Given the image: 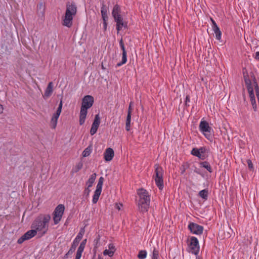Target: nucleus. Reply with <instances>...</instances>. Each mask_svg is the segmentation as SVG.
Wrapping results in <instances>:
<instances>
[{
    "instance_id": "b1692460",
    "label": "nucleus",
    "mask_w": 259,
    "mask_h": 259,
    "mask_svg": "<svg viewBox=\"0 0 259 259\" xmlns=\"http://www.w3.org/2000/svg\"><path fill=\"white\" fill-rule=\"evenodd\" d=\"M102 190L96 189L92 199V202L93 203H96L99 199V196L101 195Z\"/></svg>"
},
{
    "instance_id": "de8ad7c7",
    "label": "nucleus",
    "mask_w": 259,
    "mask_h": 259,
    "mask_svg": "<svg viewBox=\"0 0 259 259\" xmlns=\"http://www.w3.org/2000/svg\"><path fill=\"white\" fill-rule=\"evenodd\" d=\"M248 166H249V168H252V165L251 162L250 161H249L248 162Z\"/></svg>"
},
{
    "instance_id": "f8f14e48",
    "label": "nucleus",
    "mask_w": 259,
    "mask_h": 259,
    "mask_svg": "<svg viewBox=\"0 0 259 259\" xmlns=\"http://www.w3.org/2000/svg\"><path fill=\"white\" fill-rule=\"evenodd\" d=\"M100 124V118L99 114L95 115L94 121L92 123V127L90 130V134L91 135H95L99 126Z\"/></svg>"
},
{
    "instance_id": "2f4dec72",
    "label": "nucleus",
    "mask_w": 259,
    "mask_h": 259,
    "mask_svg": "<svg viewBox=\"0 0 259 259\" xmlns=\"http://www.w3.org/2000/svg\"><path fill=\"white\" fill-rule=\"evenodd\" d=\"M147 251L146 250H140L139 252L138 257L140 259H145L147 257Z\"/></svg>"
},
{
    "instance_id": "c9c22d12",
    "label": "nucleus",
    "mask_w": 259,
    "mask_h": 259,
    "mask_svg": "<svg viewBox=\"0 0 259 259\" xmlns=\"http://www.w3.org/2000/svg\"><path fill=\"white\" fill-rule=\"evenodd\" d=\"M91 153V149L90 147L85 148L82 152V156L83 157H87L90 155Z\"/></svg>"
},
{
    "instance_id": "72a5a7b5",
    "label": "nucleus",
    "mask_w": 259,
    "mask_h": 259,
    "mask_svg": "<svg viewBox=\"0 0 259 259\" xmlns=\"http://www.w3.org/2000/svg\"><path fill=\"white\" fill-rule=\"evenodd\" d=\"M86 242H87V239H85L81 242V243H80L79 246L78 247L77 251L82 252L84 249Z\"/></svg>"
},
{
    "instance_id": "f3484780",
    "label": "nucleus",
    "mask_w": 259,
    "mask_h": 259,
    "mask_svg": "<svg viewBox=\"0 0 259 259\" xmlns=\"http://www.w3.org/2000/svg\"><path fill=\"white\" fill-rule=\"evenodd\" d=\"M104 159L106 161H110L113 158L114 152L113 150L111 148H107L104 154Z\"/></svg>"
},
{
    "instance_id": "c03bdc74",
    "label": "nucleus",
    "mask_w": 259,
    "mask_h": 259,
    "mask_svg": "<svg viewBox=\"0 0 259 259\" xmlns=\"http://www.w3.org/2000/svg\"><path fill=\"white\" fill-rule=\"evenodd\" d=\"M254 58L256 60H259V52H256L255 54Z\"/></svg>"
},
{
    "instance_id": "37998d69",
    "label": "nucleus",
    "mask_w": 259,
    "mask_h": 259,
    "mask_svg": "<svg viewBox=\"0 0 259 259\" xmlns=\"http://www.w3.org/2000/svg\"><path fill=\"white\" fill-rule=\"evenodd\" d=\"M132 102H131L129 105V107H128V112H127V113H130V115H131L132 112Z\"/></svg>"
},
{
    "instance_id": "a211bd4d",
    "label": "nucleus",
    "mask_w": 259,
    "mask_h": 259,
    "mask_svg": "<svg viewBox=\"0 0 259 259\" xmlns=\"http://www.w3.org/2000/svg\"><path fill=\"white\" fill-rule=\"evenodd\" d=\"M211 21H212V27L213 31L214 33H215V38L218 40H220L221 38V36H222L221 31H220V28L217 25L215 21L212 19H211Z\"/></svg>"
},
{
    "instance_id": "6e6552de",
    "label": "nucleus",
    "mask_w": 259,
    "mask_h": 259,
    "mask_svg": "<svg viewBox=\"0 0 259 259\" xmlns=\"http://www.w3.org/2000/svg\"><path fill=\"white\" fill-rule=\"evenodd\" d=\"M65 207L63 204H59L53 213V219L55 225L58 224L62 219L64 212Z\"/></svg>"
},
{
    "instance_id": "ea45409f",
    "label": "nucleus",
    "mask_w": 259,
    "mask_h": 259,
    "mask_svg": "<svg viewBox=\"0 0 259 259\" xmlns=\"http://www.w3.org/2000/svg\"><path fill=\"white\" fill-rule=\"evenodd\" d=\"M82 253V252H81L77 251L75 259H80Z\"/></svg>"
},
{
    "instance_id": "c756f323",
    "label": "nucleus",
    "mask_w": 259,
    "mask_h": 259,
    "mask_svg": "<svg viewBox=\"0 0 259 259\" xmlns=\"http://www.w3.org/2000/svg\"><path fill=\"white\" fill-rule=\"evenodd\" d=\"M200 165L202 167L206 168L209 172H212V169L211 166L207 161H204L200 163Z\"/></svg>"
},
{
    "instance_id": "7ed1b4c3",
    "label": "nucleus",
    "mask_w": 259,
    "mask_h": 259,
    "mask_svg": "<svg viewBox=\"0 0 259 259\" xmlns=\"http://www.w3.org/2000/svg\"><path fill=\"white\" fill-rule=\"evenodd\" d=\"M77 13V7L74 4H67L65 15L62 18L63 25L70 28L73 24V17Z\"/></svg>"
},
{
    "instance_id": "6ab92c4d",
    "label": "nucleus",
    "mask_w": 259,
    "mask_h": 259,
    "mask_svg": "<svg viewBox=\"0 0 259 259\" xmlns=\"http://www.w3.org/2000/svg\"><path fill=\"white\" fill-rule=\"evenodd\" d=\"M101 13L102 20H108V10L104 5H103L101 7Z\"/></svg>"
},
{
    "instance_id": "7c9ffc66",
    "label": "nucleus",
    "mask_w": 259,
    "mask_h": 259,
    "mask_svg": "<svg viewBox=\"0 0 259 259\" xmlns=\"http://www.w3.org/2000/svg\"><path fill=\"white\" fill-rule=\"evenodd\" d=\"M158 258H159L158 249L155 247H154L153 251H152V259H158Z\"/></svg>"
},
{
    "instance_id": "aec40b11",
    "label": "nucleus",
    "mask_w": 259,
    "mask_h": 259,
    "mask_svg": "<svg viewBox=\"0 0 259 259\" xmlns=\"http://www.w3.org/2000/svg\"><path fill=\"white\" fill-rule=\"evenodd\" d=\"M53 83L52 82H50L48 84V87L45 92L44 97L48 98L50 96H51L53 93Z\"/></svg>"
},
{
    "instance_id": "412c9836",
    "label": "nucleus",
    "mask_w": 259,
    "mask_h": 259,
    "mask_svg": "<svg viewBox=\"0 0 259 259\" xmlns=\"http://www.w3.org/2000/svg\"><path fill=\"white\" fill-rule=\"evenodd\" d=\"M121 13L120 7L118 5H115L113 8L112 11V15L113 17L114 18L117 16H120Z\"/></svg>"
},
{
    "instance_id": "1a4fd4ad",
    "label": "nucleus",
    "mask_w": 259,
    "mask_h": 259,
    "mask_svg": "<svg viewBox=\"0 0 259 259\" xmlns=\"http://www.w3.org/2000/svg\"><path fill=\"white\" fill-rule=\"evenodd\" d=\"M207 149L205 147H201L199 148H194L191 150V154L200 159L204 160L205 158V153Z\"/></svg>"
},
{
    "instance_id": "bb28decb",
    "label": "nucleus",
    "mask_w": 259,
    "mask_h": 259,
    "mask_svg": "<svg viewBox=\"0 0 259 259\" xmlns=\"http://www.w3.org/2000/svg\"><path fill=\"white\" fill-rule=\"evenodd\" d=\"M198 195L201 198L206 200L208 198V191L207 189H203L199 192Z\"/></svg>"
},
{
    "instance_id": "603ef678",
    "label": "nucleus",
    "mask_w": 259,
    "mask_h": 259,
    "mask_svg": "<svg viewBox=\"0 0 259 259\" xmlns=\"http://www.w3.org/2000/svg\"><path fill=\"white\" fill-rule=\"evenodd\" d=\"M72 248H73V249H74L75 247H74V246L73 245H72Z\"/></svg>"
},
{
    "instance_id": "5fc2aeb1",
    "label": "nucleus",
    "mask_w": 259,
    "mask_h": 259,
    "mask_svg": "<svg viewBox=\"0 0 259 259\" xmlns=\"http://www.w3.org/2000/svg\"><path fill=\"white\" fill-rule=\"evenodd\" d=\"M196 172H197V174H199V172H198V171H195Z\"/></svg>"
},
{
    "instance_id": "0eeeda50",
    "label": "nucleus",
    "mask_w": 259,
    "mask_h": 259,
    "mask_svg": "<svg viewBox=\"0 0 259 259\" xmlns=\"http://www.w3.org/2000/svg\"><path fill=\"white\" fill-rule=\"evenodd\" d=\"M187 250L189 253L197 255L199 252L200 246L198 239L192 236L190 239Z\"/></svg>"
},
{
    "instance_id": "39448f33",
    "label": "nucleus",
    "mask_w": 259,
    "mask_h": 259,
    "mask_svg": "<svg viewBox=\"0 0 259 259\" xmlns=\"http://www.w3.org/2000/svg\"><path fill=\"white\" fill-rule=\"evenodd\" d=\"M199 128L200 132L208 140H212L213 129L209 125L208 122L202 119L199 125Z\"/></svg>"
},
{
    "instance_id": "4c0bfd02",
    "label": "nucleus",
    "mask_w": 259,
    "mask_h": 259,
    "mask_svg": "<svg viewBox=\"0 0 259 259\" xmlns=\"http://www.w3.org/2000/svg\"><path fill=\"white\" fill-rule=\"evenodd\" d=\"M119 46L122 51V52H126L122 38L119 41Z\"/></svg>"
},
{
    "instance_id": "dca6fc26",
    "label": "nucleus",
    "mask_w": 259,
    "mask_h": 259,
    "mask_svg": "<svg viewBox=\"0 0 259 259\" xmlns=\"http://www.w3.org/2000/svg\"><path fill=\"white\" fill-rule=\"evenodd\" d=\"M247 91L249 93L250 102L252 104L253 110L254 111H257V105L256 104L255 98V96L254 94L253 88V87H248V88H247Z\"/></svg>"
},
{
    "instance_id": "9b49d317",
    "label": "nucleus",
    "mask_w": 259,
    "mask_h": 259,
    "mask_svg": "<svg viewBox=\"0 0 259 259\" xmlns=\"http://www.w3.org/2000/svg\"><path fill=\"white\" fill-rule=\"evenodd\" d=\"M188 228L193 234L196 235H201L203 231V227L202 226L194 223H190Z\"/></svg>"
},
{
    "instance_id": "09e8293b",
    "label": "nucleus",
    "mask_w": 259,
    "mask_h": 259,
    "mask_svg": "<svg viewBox=\"0 0 259 259\" xmlns=\"http://www.w3.org/2000/svg\"><path fill=\"white\" fill-rule=\"evenodd\" d=\"M3 111V107L2 105L0 104V113H2Z\"/></svg>"
},
{
    "instance_id": "5701e85b",
    "label": "nucleus",
    "mask_w": 259,
    "mask_h": 259,
    "mask_svg": "<svg viewBox=\"0 0 259 259\" xmlns=\"http://www.w3.org/2000/svg\"><path fill=\"white\" fill-rule=\"evenodd\" d=\"M127 27V22L122 21L116 23V28L117 30V33L120 31L123 27L126 28Z\"/></svg>"
},
{
    "instance_id": "3c124183",
    "label": "nucleus",
    "mask_w": 259,
    "mask_h": 259,
    "mask_svg": "<svg viewBox=\"0 0 259 259\" xmlns=\"http://www.w3.org/2000/svg\"><path fill=\"white\" fill-rule=\"evenodd\" d=\"M72 245H73L74 246V247H76V246L77 244H76V243H73V244H72Z\"/></svg>"
},
{
    "instance_id": "ddd939ff",
    "label": "nucleus",
    "mask_w": 259,
    "mask_h": 259,
    "mask_svg": "<svg viewBox=\"0 0 259 259\" xmlns=\"http://www.w3.org/2000/svg\"><path fill=\"white\" fill-rule=\"evenodd\" d=\"M45 10L46 7L43 3H39L37 5L36 14L41 21H43L44 20Z\"/></svg>"
},
{
    "instance_id": "393cba45",
    "label": "nucleus",
    "mask_w": 259,
    "mask_h": 259,
    "mask_svg": "<svg viewBox=\"0 0 259 259\" xmlns=\"http://www.w3.org/2000/svg\"><path fill=\"white\" fill-rule=\"evenodd\" d=\"M59 117V116H57L55 114H53V115L52 117V119H51V126L52 127V128H56V127L57 126V121H58Z\"/></svg>"
},
{
    "instance_id": "58836bf2",
    "label": "nucleus",
    "mask_w": 259,
    "mask_h": 259,
    "mask_svg": "<svg viewBox=\"0 0 259 259\" xmlns=\"http://www.w3.org/2000/svg\"><path fill=\"white\" fill-rule=\"evenodd\" d=\"M114 19L116 23L123 21V19L121 15L116 17L114 18Z\"/></svg>"
},
{
    "instance_id": "a878e982",
    "label": "nucleus",
    "mask_w": 259,
    "mask_h": 259,
    "mask_svg": "<svg viewBox=\"0 0 259 259\" xmlns=\"http://www.w3.org/2000/svg\"><path fill=\"white\" fill-rule=\"evenodd\" d=\"M243 76L244 78V81L245 84L246 85L247 88H248V87H253L251 83V80L248 78L247 73L245 72V71H243Z\"/></svg>"
},
{
    "instance_id": "a19ab883",
    "label": "nucleus",
    "mask_w": 259,
    "mask_h": 259,
    "mask_svg": "<svg viewBox=\"0 0 259 259\" xmlns=\"http://www.w3.org/2000/svg\"><path fill=\"white\" fill-rule=\"evenodd\" d=\"M107 21L108 20H103V29L104 31H106L107 27Z\"/></svg>"
},
{
    "instance_id": "20e7f679",
    "label": "nucleus",
    "mask_w": 259,
    "mask_h": 259,
    "mask_svg": "<svg viewBox=\"0 0 259 259\" xmlns=\"http://www.w3.org/2000/svg\"><path fill=\"white\" fill-rule=\"evenodd\" d=\"M138 195L140 197L138 201L139 209L142 212H147L150 206V195L146 190L143 189L139 190Z\"/></svg>"
},
{
    "instance_id": "f03ea898",
    "label": "nucleus",
    "mask_w": 259,
    "mask_h": 259,
    "mask_svg": "<svg viewBox=\"0 0 259 259\" xmlns=\"http://www.w3.org/2000/svg\"><path fill=\"white\" fill-rule=\"evenodd\" d=\"M94 98L90 95L85 96L82 99V104L79 115V124L82 125L85 120L88 110L93 105Z\"/></svg>"
},
{
    "instance_id": "a18cd8bd",
    "label": "nucleus",
    "mask_w": 259,
    "mask_h": 259,
    "mask_svg": "<svg viewBox=\"0 0 259 259\" xmlns=\"http://www.w3.org/2000/svg\"><path fill=\"white\" fill-rule=\"evenodd\" d=\"M82 166V164L81 163H79L77 165L76 167L77 168V170H79L81 168Z\"/></svg>"
},
{
    "instance_id": "2eb2a0df",
    "label": "nucleus",
    "mask_w": 259,
    "mask_h": 259,
    "mask_svg": "<svg viewBox=\"0 0 259 259\" xmlns=\"http://www.w3.org/2000/svg\"><path fill=\"white\" fill-rule=\"evenodd\" d=\"M247 91L249 93L250 102L252 104L253 110L254 111H257V105L256 104L255 98V96L254 94L253 88V87H248V88H247Z\"/></svg>"
},
{
    "instance_id": "4468645a",
    "label": "nucleus",
    "mask_w": 259,
    "mask_h": 259,
    "mask_svg": "<svg viewBox=\"0 0 259 259\" xmlns=\"http://www.w3.org/2000/svg\"><path fill=\"white\" fill-rule=\"evenodd\" d=\"M107 248H106L103 252L104 256L108 255L109 257H112L116 251V247L114 244L111 243L108 244Z\"/></svg>"
},
{
    "instance_id": "423d86ee",
    "label": "nucleus",
    "mask_w": 259,
    "mask_h": 259,
    "mask_svg": "<svg viewBox=\"0 0 259 259\" xmlns=\"http://www.w3.org/2000/svg\"><path fill=\"white\" fill-rule=\"evenodd\" d=\"M154 167L155 172L153 177L157 187L162 190L163 188V170L158 164H155Z\"/></svg>"
},
{
    "instance_id": "8fccbe9b",
    "label": "nucleus",
    "mask_w": 259,
    "mask_h": 259,
    "mask_svg": "<svg viewBox=\"0 0 259 259\" xmlns=\"http://www.w3.org/2000/svg\"><path fill=\"white\" fill-rule=\"evenodd\" d=\"M85 191H87L88 194H89L90 192V190L89 189V188L88 189V188L86 189Z\"/></svg>"
},
{
    "instance_id": "e433bc0d",
    "label": "nucleus",
    "mask_w": 259,
    "mask_h": 259,
    "mask_svg": "<svg viewBox=\"0 0 259 259\" xmlns=\"http://www.w3.org/2000/svg\"><path fill=\"white\" fill-rule=\"evenodd\" d=\"M62 101H61L60 102V104L59 105V106L58 107V109L55 114H56L57 116H60L61 111H62Z\"/></svg>"
},
{
    "instance_id": "cd10ccee",
    "label": "nucleus",
    "mask_w": 259,
    "mask_h": 259,
    "mask_svg": "<svg viewBox=\"0 0 259 259\" xmlns=\"http://www.w3.org/2000/svg\"><path fill=\"white\" fill-rule=\"evenodd\" d=\"M127 61L126 52L122 53V61L117 64L116 66L119 67L124 64Z\"/></svg>"
},
{
    "instance_id": "864d4df0",
    "label": "nucleus",
    "mask_w": 259,
    "mask_h": 259,
    "mask_svg": "<svg viewBox=\"0 0 259 259\" xmlns=\"http://www.w3.org/2000/svg\"><path fill=\"white\" fill-rule=\"evenodd\" d=\"M196 259H200L199 257L196 256Z\"/></svg>"
},
{
    "instance_id": "f704fd0d",
    "label": "nucleus",
    "mask_w": 259,
    "mask_h": 259,
    "mask_svg": "<svg viewBox=\"0 0 259 259\" xmlns=\"http://www.w3.org/2000/svg\"><path fill=\"white\" fill-rule=\"evenodd\" d=\"M103 182H104V178L102 177H100L99 179L98 183L96 186V189L102 190Z\"/></svg>"
},
{
    "instance_id": "473e14b6",
    "label": "nucleus",
    "mask_w": 259,
    "mask_h": 259,
    "mask_svg": "<svg viewBox=\"0 0 259 259\" xmlns=\"http://www.w3.org/2000/svg\"><path fill=\"white\" fill-rule=\"evenodd\" d=\"M84 232H85L84 228H81L80 229L79 233H78V234L77 235V236L75 238H76L77 239H78V240H80L82 239V238L84 234Z\"/></svg>"
},
{
    "instance_id": "9d476101",
    "label": "nucleus",
    "mask_w": 259,
    "mask_h": 259,
    "mask_svg": "<svg viewBox=\"0 0 259 259\" xmlns=\"http://www.w3.org/2000/svg\"><path fill=\"white\" fill-rule=\"evenodd\" d=\"M36 234L37 233L36 232V231L33 229L29 230L18 239L17 243L20 244H22L25 241L29 240L34 237Z\"/></svg>"
},
{
    "instance_id": "f257e3e1",
    "label": "nucleus",
    "mask_w": 259,
    "mask_h": 259,
    "mask_svg": "<svg viewBox=\"0 0 259 259\" xmlns=\"http://www.w3.org/2000/svg\"><path fill=\"white\" fill-rule=\"evenodd\" d=\"M51 218L50 214H40L34 220L31 228L35 230L37 233L42 236L48 231Z\"/></svg>"
},
{
    "instance_id": "4be33fe9",
    "label": "nucleus",
    "mask_w": 259,
    "mask_h": 259,
    "mask_svg": "<svg viewBox=\"0 0 259 259\" xmlns=\"http://www.w3.org/2000/svg\"><path fill=\"white\" fill-rule=\"evenodd\" d=\"M96 178V174L95 173L93 174L90 177L88 181L86 183V185L88 187V189L92 187Z\"/></svg>"
},
{
    "instance_id": "49530a36",
    "label": "nucleus",
    "mask_w": 259,
    "mask_h": 259,
    "mask_svg": "<svg viewBox=\"0 0 259 259\" xmlns=\"http://www.w3.org/2000/svg\"><path fill=\"white\" fill-rule=\"evenodd\" d=\"M80 240H78L76 238H75L73 240V243H76V244H78Z\"/></svg>"
},
{
    "instance_id": "c85d7f7f",
    "label": "nucleus",
    "mask_w": 259,
    "mask_h": 259,
    "mask_svg": "<svg viewBox=\"0 0 259 259\" xmlns=\"http://www.w3.org/2000/svg\"><path fill=\"white\" fill-rule=\"evenodd\" d=\"M131 115H130V113H127V115L126 119L125 128L126 131H129L131 127Z\"/></svg>"
},
{
    "instance_id": "79ce46f5",
    "label": "nucleus",
    "mask_w": 259,
    "mask_h": 259,
    "mask_svg": "<svg viewBox=\"0 0 259 259\" xmlns=\"http://www.w3.org/2000/svg\"><path fill=\"white\" fill-rule=\"evenodd\" d=\"M122 207V204L120 203H116L115 204V208L118 210H120Z\"/></svg>"
}]
</instances>
